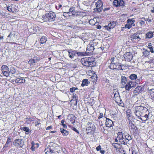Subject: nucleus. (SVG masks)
Here are the masks:
<instances>
[{
  "label": "nucleus",
  "mask_w": 154,
  "mask_h": 154,
  "mask_svg": "<svg viewBox=\"0 0 154 154\" xmlns=\"http://www.w3.org/2000/svg\"><path fill=\"white\" fill-rule=\"evenodd\" d=\"M56 14L55 13L50 12L48 14H46L44 16H43L42 20L44 21H54L55 20Z\"/></svg>",
  "instance_id": "obj_1"
},
{
  "label": "nucleus",
  "mask_w": 154,
  "mask_h": 154,
  "mask_svg": "<svg viewBox=\"0 0 154 154\" xmlns=\"http://www.w3.org/2000/svg\"><path fill=\"white\" fill-rule=\"evenodd\" d=\"M132 80L131 81H129L130 83L132 88L135 87L136 84H140L141 81V78H139V79H137L138 78H130Z\"/></svg>",
  "instance_id": "obj_2"
},
{
  "label": "nucleus",
  "mask_w": 154,
  "mask_h": 154,
  "mask_svg": "<svg viewBox=\"0 0 154 154\" xmlns=\"http://www.w3.org/2000/svg\"><path fill=\"white\" fill-rule=\"evenodd\" d=\"M128 123V125L130 131L131 133L133 134L135 133L136 130H137V127L134 125L132 121L131 120H129Z\"/></svg>",
  "instance_id": "obj_3"
},
{
  "label": "nucleus",
  "mask_w": 154,
  "mask_h": 154,
  "mask_svg": "<svg viewBox=\"0 0 154 154\" xmlns=\"http://www.w3.org/2000/svg\"><path fill=\"white\" fill-rule=\"evenodd\" d=\"M135 21L134 18L128 19L127 21V24L125 25V28L130 29L132 26H135V24L134 23Z\"/></svg>",
  "instance_id": "obj_4"
},
{
  "label": "nucleus",
  "mask_w": 154,
  "mask_h": 154,
  "mask_svg": "<svg viewBox=\"0 0 154 154\" xmlns=\"http://www.w3.org/2000/svg\"><path fill=\"white\" fill-rule=\"evenodd\" d=\"M117 138L119 139V142L121 143L122 144H126V142L123 140L124 134H122V133L121 132H118L117 134Z\"/></svg>",
  "instance_id": "obj_5"
},
{
  "label": "nucleus",
  "mask_w": 154,
  "mask_h": 154,
  "mask_svg": "<svg viewBox=\"0 0 154 154\" xmlns=\"http://www.w3.org/2000/svg\"><path fill=\"white\" fill-rule=\"evenodd\" d=\"M13 143L15 146H19L20 147H22L24 145V142L23 140L19 139L15 140Z\"/></svg>",
  "instance_id": "obj_6"
},
{
  "label": "nucleus",
  "mask_w": 154,
  "mask_h": 154,
  "mask_svg": "<svg viewBox=\"0 0 154 154\" xmlns=\"http://www.w3.org/2000/svg\"><path fill=\"white\" fill-rule=\"evenodd\" d=\"M123 57L125 60L128 62L131 61L133 58L132 54L130 52L125 53Z\"/></svg>",
  "instance_id": "obj_7"
},
{
  "label": "nucleus",
  "mask_w": 154,
  "mask_h": 154,
  "mask_svg": "<svg viewBox=\"0 0 154 154\" xmlns=\"http://www.w3.org/2000/svg\"><path fill=\"white\" fill-rule=\"evenodd\" d=\"M2 71L3 74L5 76L8 77L9 76V68L6 65H3L2 66Z\"/></svg>",
  "instance_id": "obj_8"
},
{
  "label": "nucleus",
  "mask_w": 154,
  "mask_h": 154,
  "mask_svg": "<svg viewBox=\"0 0 154 154\" xmlns=\"http://www.w3.org/2000/svg\"><path fill=\"white\" fill-rule=\"evenodd\" d=\"M116 22L114 21H111L108 24V26H104L105 29L108 31H110L111 29L113 28L116 26Z\"/></svg>",
  "instance_id": "obj_9"
},
{
  "label": "nucleus",
  "mask_w": 154,
  "mask_h": 154,
  "mask_svg": "<svg viewBox=\"0 0 154 154\" xmlns=\"http://www.w3.org/2000/svg\"><path fill=\"white\" fill-rule=\"evenodd\" d=\"M7 10L9 11L12 12H17L18 11V7L14 5H11L8 6Z\"/></svg>",
  "instance_id": "obj_10"
},
{
  "label": "nucleus",
  "mask_w": 154,
  "mask_h": 154,
  "mask_svg": "<svg viewBox=\"0 0 154 154\" xmlns=\"http://www.w3.org/2000/svg\"><path fill=\"white\" fill-rule=\"evenodd\" d=\"M131 41L137 43L140 40V38L137 34H134L131 37Z\"/></svg>",
  "instance_id": "obj_11"
},
{
  "label": "nucleus",
  "mask_w": 154,
  "mask_h": 154,
  "mask_svg": "<svg viewBox=\"0 0 154 154\" xmlns=\"http://www.w3.org/2000/svg\"><path fill=\"white\" fill-rule=\"evenodd\" d=\"M11 138L8 137V138L6 143L2 148V149L3 150V151L6 150L8 147H9L10 146V143L11 142Z\"/></svg>",
  "instance_id": "obj_12"
},
{
  "label": "nucleus",
  "mask_w": 154,
  "mask_h": 154,
  "mask_svg": "<svg viewBox=\"0 0 154 154\" xmlns=\"http://www.w3.org/2000/svg\"><path fill=\"white\" fill-rule=\"evenodd\" d=\"M103 4L102 2L100 0H98L97 2V11H101L103 9Z\"/></svg>",
  "instance_id": "obj_13"
},
{
  "label": "nucleus",
  "mask_w": 154,
  "mask_h": 154,
  "mask_svg": "<svg viewBox=\"0 0 154 154\" xmlns=\"http://www.w3.org/2000/svg\"><path fill=\"white\" fill-rule=\"evenodd\" d=\"M134 108L136 111L140 112H141V111H142V112L143 110H147V109L146 107H144L141 106H136Z\"/></svg>",
  "instance_id": "obj_14"
},
{
  "label": "nucleus",
  "mask_w": 154,
  "mask_h": 154,
  "mask_svg": "<svg viewBox=\"0 0 154 154\" xmlns=\"http://www.w3.org/2000/svg\"><path fill=\"white\" fill-rule=\"evenodd\" d=\"M124 137L123 138V140H124L125 141H126V144L129 141L131 140V135L127 133H124Z\"/></svg>",
  "instance_id": "obj_15"
},
{
  "label": "nucleus",
  "mask_w": 154,
  "mask_h": 154,
  "mask_svg": "<svg viewBox=\"0 0 154 154\" xmlns=\"http://www.w3.org/2000/svg\"><path fill=\"white\" fill-rule=\"evenodd\" d=\"M106 125L107 127L110 128L114 126L113 122L110 119L106 118Z\"/></svg>",
  "instance_id": "obj_16"
},
{
  "label": "nucleus",
  "mask_w": 154,
  "mask_h": 154,
  "mask_svg": "<svg viewBox=\"0 0 154 154\" xmlns=\"http://www.w3.org/2000/svg\"><path fill=\"white\" fill-rule=\"evenodd\" d=\"M69 56L71 59L73 58L76 55V51L71 49L68 51Z\"/></svg>",
  "instance_id": "obj_17"
},
{
  "label": "nucleus",
  "mask_w": 154,
  "mask_h": 154,
  "mask_svg": "<svg viewBox=\"0 0 154 154\" xmlns=\"http://www.w3.org/2000/svg\"><path fill=\"white\" fill-rule=\"evenodd\" d=\"M143 88L141 86H139L135 88L134 90V93L137 95L140 93L142 90Z\"/></svg>",
  "instance_id": "obj_18"
},
{
  "label": "nucleus",
  "mask_w": 154,
  "mask_h": 154,
  "mask_svg": "<svg viewBox=\"0 0 154 154\" xmlns=\"http://www.w3.org/2000/svg\"><path fill=\"white\" fill-rule=\"evenodd\" d=\"M21 78H18L15 80V82L16 83H23L25 82V80L24 79H21ZM11 81L12 82H14L15 81V80L11 79Z\"/></svg>",
  "instance_id": "obj_19"
},
{
  "label": "nucleus",
  "mask_w": 154,
  "mask_h": 154,
  "mask_svg": "<svg viewBox=\"0 0 154 154\" xmlns=\"http://www.w3.org/2000/svg\"><path fill=\"white\" fill-rule=\"evenodd\" d=\"M154 34L153 32L152 31H149L147 32L145 35V38H151L153 36Z\"/></svg>",
  "instance_id": "obj_20"
},
{
  "label": "nucleus",
  "mask_w": 154,
  "mask_h": 154,
  "mask_svg": "<svg viewBox=\"0 0 154 154\" xmlns=\"http://www.w3.org/2000/svg\"><path fill=\"white\" fill-rule=\"evenodd\" d=\"M94 49L93 44H88L87 47V51L86 52H88V51H91L93 52V51Z\"/></svg>",
  "instance_id": "obj_21"
},
{
  "label": "nucleus",
  "mask_w": 154,
  "mask_h": 154,
  "mask_svg": "<svg viewBox=\"0 0 154 154\" xmlns=\"http://www.w3.org/2000/svg\"><path fill=\"white\" fill-rule=\"evenodd\" d=\"M148 89L149 91V93L151 96V98L152 99H154V88L149 89L148 88Z\"/></svg>",
  "instance_id": "obj_22"
},
{
  "label": "nucleus",
  "mask_w": 154,
  "mask_h": 154,
  "mask_svg": "<svg viewBox=\"0 0 154 154\" xmlns=\"http://www.w3.org/2000/svg\"><path fill=\"white\" fill-rule=\"evenodd\" d=\"M90 53L91 54V52L90 51V52H77L76 51V54H77L78 56H84L86 55L89 54Z\"/></svg>",
  "instance_id": "obj_23"
},
{
  "label": "nucleus",
  "mask_w": 154,
  "mask_h": 154,
  "mask_svg": "<svg viewBox=\"0 0 154 154\" xmlns=\"http://www.w3.org/2000/svg\"><path fill=\"white\" fill-rule=\"evenodd\" d=\"M31 144L32 145L31 147V149L32 151H35V146H36V147L37 148L39 146V144L38 143H35V142L33 141H32L31 142Z\"/></svg>",
  "instance_id": "obj_24"
},
{
  "label": "nucleus",
  "mask_w": 154,
  "mask_h": 154,
  "mask_svg": "<svg viewBox=\"0 0 154 154\" xmlns=\"http://www.w3.org/2000/svg\"><path fill=\"white\" fill-rule=\"evenodd\" d=\"M82 63L84 65L88 66L89 61L88 60L87 58H83L81 59Z\"/></svg>",
  "instance_id": "obj_25"
},
{
  "label": "nucleus",
  "mask_w": 154,
  "mask_h": 154,
  "mask_svg": "<svg viewBox=\"0 0 154 154\" xmlns=\"http://www.w3.org/2000/svg\"><path fill=\"white\" fill-rule=\"evenodd\" d=\"M60 131L62 134L63 136H66L69 134L68 131L64 129L63 128H61L60 129Z\"/></svg>",
  "instance_id": "obj_26"
},
{
  "label": "nucleus",
  "mask_w": 154,
  "mask_h": 154,
  "mask_svg": "<svg viewBox=\"0 0 154 154\" xmlns=\"http://www.w3.org/2000/svg\"><path fill=\"white\" fill-rule=\"evenodd\" d=\"M35 118L34 117L27 118L24 119L25 121L28 124H30L31 122L34 121Z\"/></svg>",
  "instance_id": "obj_27"
},
{
  "label": "nucleus",
  "mask_w": 154,
  "mask_h": 154,
  "mask_svg": "<svg viewBox=\"0 0 154 154\" xmlns=\"http://www.w3.org/2000/svg\"><path fill=\"white\" fill-rule=\"evenodd\" d=\"M89 83L90 82L87 79H84L82 81L81 86L82 87H84L85 86H87Z\"/></svg>",
  "instance_id": "obj_28"
},
{
  "label": "nucleus",
  "mask_w": 154,
  "mask_h": 154,
  "mask_svg": "<svg viewBox=\"0 0 154 154\" xmlns=\"http://www.w3.org/2000/svg\"><path fill=\"white\" fill-rule=\"evenodd\" d=\"M17 72V71L16 70L15 68L14 67H11L10 68V71H9L8 73H9V76L11 74H15Z\"/></svg>",
  "instance_id": "obj_29"
},
{
  "label": "nucleus",
  "mask_w": 154,
  "mask_h": 154,
  "mask_svg": "<svg viewBox=\"0 0 154 154\" xmlns=\"http://www.w3.org/2000/svg\"><path fill=\"white\" fill-rule=\"evenodd\" d=\"M116 69H115V70H121V72L123 70V69H124V68H123V66H122L119 63H116Z\"/></svg>",
  "instance_id": "obj_30"
},
{
  "label": "nucleus",
  "mask_w": 154,
  "mask_h": 154,
  "mask_svg": "<svg viewBox=\"0 0 154 154\" xmlns=\"http://www.w3.org/2000/svg\"><path fill=\"white\" fill-rule=\"evenodd\" d=\"M47 41V38L46 37L42 36L40 40V42L41 44H44Z\"/></svg>",
  "instance_id": "obj_31"
},
{
  "label": "nucleus",
  "mask_w": 154,
  "mask_h": 154,
  "mask_svg": "<svg viewBox=\"0 0 154 154\" xmlns=\"http://www.w3.org/2000/svg\"><path fill=\"white\" fill-rule=\"evenodd\" d=\"M22 130H23L26 131V134H29V128L27 127H23L21 128Z\"/></svg>",
  "instance_id": "obj_32"
},
{
  "label": "nucleus",
  "mask_w": 154,
  "mask_h": 154,
  "mask_svg": "<svg viewBox=\"0 0 154 154\" xmlns=\"http://www.w3.org/2000/svg\"><path fill=\"white\" fill-rule=\"evenodd\" d=\"M116 63H111L109 66L110 68L112 69H116Z\"/></svg>",
  "instance_id": "obj_33"
},
{
  "label": "nucleus",
  "mask_w": 154,
  "mask_h": 154,
  "mask_svg": "<svg viewBox=\"0 0 154 154\" xmlns=\"http://www.w3.org/2000/svg\"><path fill=\"white\" fill-rule=\"evenodd\" d=\"M100 126L99 127V128L101 132H103L105 130L104 126H103V124L102 123V122H101V123H100Z\"/></svg>",
  "instance_id": "obj_34"
},
{
  "label": "nucleus",
  "mask_w": 154,
  "mask_h": 154,
  "mask_svg": "<svg viewBox=\"0 0 154 154\" xmlns=\"http://www.w3.org/2000/svg\"><path fill=\"white\" fill-rule=\"evenodd\" d=\"M131 88H132L130 83L128 82L125 86V89L129 91Z\"/></svg>",
  "instance_id": "obj_35"
},
{
  "label": "nucleus",
  "mask_w": 154,
  "mask_h": 154,
  "mask_svg": "<svg viewBox=\"0 0 154 154\" xmlns=\"http://www.w3.org/2000/svg\"><path fill=\"white\" fill-rule=\"evenodd\" d=\"M144 51L143 52V54L144 57H147L149 54L150 52L149 51H147V50H145L143 49Z\"/></svg>",
  "instance_id": "obj_36"
},
{
  "label": "nucleus",
  "mask_w": 154,
  "mask_h": 154,
  "mask_svg": "<svg viewBox=\"0 0 154 154\" xmlns=\"http://www.w3.org/2000/svg\"><path fill=\"white\" fill-rule=\"evenodd\" d=\"M28 63L30 66H33L36 63L33 60V59H32L28 61Z\"/></svg>",
  "instance_id": "obj_37"
},
{
  "label": "nucleus",
  "mask_w": 154,
  "mask_h": 154,
  "mask_svg": "<svg viewBox=\"0 0 154 154\" xmlns=\"http://www.w3.org/2000/svg\"><path fill=\"white\" fill-rule=\"evenodd\" d=\"M92 123L90 122H88L87 125V128L86 129L87 131L92 130V127H91Z\"/></svg>",
  "instance_id": "obj_38"
},
{
  "label": "nucleus",
  "mask_w": 154,
  "mask_h": 154,
  "mask_svg": "<svg viewBox=\"0 0 154 154\" xmlns=\"http://www.w3.org/2000/svg\"><path fill=\"white\" fill-rule=\"evenodd\" d=\"M114 100H115V101L116 103H118L117 100L118 99H119V100L120 99V97L119 96V94H114Z\"/></svg>",
  "instance_id": "obj_39"
},
{
  "label": "nucleus",
  "mask_w": 154,
  "mask_h": 154,
  "mask_svg": "<svg viewBox=\"0 0 154 154\" xmlns=\"http://www.w3.org/2000/svg\"><path fill=\"white\" fill-rule=\"evenodd\" d=\"M148 48L150 49L151 52L152 53H154L152 45L151 43H149V44L147 46Z\"/></svg>",
  "instance_id": "obj_40"
},
{
  "label": "nucleus",
  "mask_w": 154,
  "mask_h": 154,
  "mask_svg": "<svg viewBox=\"0 0 154 154\" xmlns=\"http://www.w3.org/2000/svg\"><path fill=\"white\" fill-rule=\"evenodd\" d=\"M127 78H122V84L123 85H125L127 82Z\"/></svg>",
  "instance_id": "obj_41"
},
{
  "label": "nucleus",
  "mask_w": 154,
  "mask_h": 154,
  "mask_svg": "<svg viewBox=\"0 0 154 154\" xmlns=\"http://www.w3.org/2000/svg\"><path fill=\"white\" fill-rule=\"evenodd\" d=\"M94 20H96V18H94L93 19H91L90 20L89 22L90 24L92 25H94L96 22H95Z\"/></svg>",
  "instance_id": "obj_42"
},
{
  "label": "nucleus",
  "mask_w": 154,
  "mask_h": 154,
  "mask_svg": "<svg viewBox=\"0 0 154 154\" xmlns=\"http://www.w3.org/2000/svg\"><path fill=\"white\" fill-rule=\"evenodd\" d=\"M130 111L129 110H128L126 111L127 116L128 118V121H129V120H130L129 118L131 117V113L130 112Z\"/></svg>",
  "instance_id": "obj_43"
},
{
  "label": "nucleus",
  "mask_w": 154,
  "mask_h": 154,
  "mask_svg": "<svg viewBox=\"0 0 154 154\" xmlns=\"http://www.w3.org/2000/svg\"><path fill=\"white\" fill-rule=\"evenodd\" d=\"M48 150H49V152H51V153L53 152V151L52 149H51L50 148L48 147L45 150L46 154H49L48 153Z\"/></svg>",
  "instance_id": "obj_44"
},
{
  "label": "nucleus",
  "mask_w": 154,
  "mask_h": 154,
  "mask_svg": "<svg viewBox=\"0 0 154 154\" xmlns=\"http://www.w3.org/2000/svg\"><path fill=\"white\" fill-rule=\"evenodd\" d=\"M32 59L35 61L36 63H37L40 60V58L37 57H34Z\"/></svg>",
  "instance_id": "obj_45"
},
{
  "label": "nucleus",
  "mask_w": 154,
  "mask_h": 154,
  "mask_svg": "<svg viewBox=\"0 0 154 154\" xmlns=\"http://www.w3.org/2000/svg\"><path fill=\"white\" fill-rule=\"evenodd\" d=\"M113 5L116 7L119 6V1L117 0H114L113 2Z\"/></svg>",
  "instance_id": "obj_46"
},
{
  "label": "nucleus",
  "mask_w": 154,
  "mask_h": 154,
  "mask_svg": "<svg viewBox=\"0 0 154 154\" xmlns=\"http://www.w3.org/2000/svg\"><path fill=\"white\" fill-rule=\"evenodd\" d=\"M71 118L72 119L71 120V121L72 123H74L75 122V117L73 115H72Z\"/></svg>",
  "instance_id": "obj_47"
},
{
  "label": "nucleus",
  "mask_w": 154,
  "mask_h": 154,
  "mask_svg": "<svg viewBox=\"0 0 154 154\" xmlns=\"http://www.w3.org/2000/svg\"><path fill=\"white\" fill-rule=\"evenodd\" d=\"M51 79H50V80L51 81H52L53 82H59L60 81V80H59L58 79H57V80H56V78H51Z\"/></svg>",
  "instance_id": "obj_48"
},
{
  "label": "nucleus",
  "mask_w": 154,
  "mask_h": 154,
  "mask_svg": "<svg viewBox=\"0 0 154 154\" xmlns=\"http://www.w3.org/2000/svg\"><path fill=\"white\" fill-rule=\"evenodd\" d=\"M78 90V89L77 88L75 87H72L69 90L72 93L73 92L75 91L76 90Z\"/></svg>",
  "instance_id": "obj_49"
},
{
  "label": "nucleus",
  "mask_w": 154,
  "mask_h": 154,
  "mask_svg": "<svg viewBox=\"0 0 154 154\" xmlns=\"http://www.w3.org/2000/svg\"><path fill=\"white\" fill-rule=\"evenodd\" d=\"M124 4V2L122 0L119 1V6H123Z\"/></svg>",
  "instance_id": "obj_50"
},
{
  "label": "nucleus",
  "mask_w": 154,
  "mask_h": 154,
  "mask_svg": "<svg viewBox=\"0 0 154 154\" xmlns=\"http://www.w3.org/2000/svg\"><path fill=\"white\" fill-rule=\"evenodd\" d=\"M120 101L119 102V105L120 106H121L123 107H125V105L124 103L121 101V100H120Z\"/></svg>",
  "instance_id": "obj_51"
},
{
  "label": "nucleus",
  "mask_w": 154,
  "mask_h": 154,
  "mask_svg": "<svg viewBox=\"0 0 154 154\" xmlns=\"http://www.w3.org/2000/svg\"><path fill=\"white\" fill-rule=\"evenodd\" d=\"M75 9L73 8H70L69 9V11L67 12V14L70 13V12H72L74 11Z\"/></svg>",
  "instance_id": "obj_52"
},
{
  "label": "nucleus",
  "mask_w": 154,
  "mask_h": 154,
  "mask_svg": "<svg viewBox=\"0 0 154 154\" xmlns=\"http://www.w3.org/2000/svg\"><path fill=\"white\" fill-rule=\"evenodd\" d=\"M90 63H93L92 65V67H94L96 65V62H95L94 61H91V62Z\"/></svg>",
  "instance_id": "obj_53"
},
{
  "label": "nucleus",
  "mask_w": 154,
  "mask_h": 154,
  "mask_svg": "<svg viewBox=\"0 0 154 154\" xmlns=\"http://www.w3.org/2000/svg\"><path fill=\"white\" fill-rule=\"evenodd\" d=\"M139 23L140 26H142L145 24V22L144 21L141 20H140Z\"/></svg>",
  "instance_id": "obj_54"
},
{
  "label": "nucleus",
  "mask_w": 154,
  "mask_h": 154,
  "mask_svg": "<svg viewBox=\"0 0 154 154\" xmlns=\"http://www.w3.org/2000/svg\"><path fill=\"white\" fill-rule=\"evenodd\" d=\"M134 113H135L136 116L138 117H139L141 116V115L140 114V112L135 111V112H134Z\"/></svg>",
  "instance_id": "obj_55"
},
{
  "label": "nucleus",
  "mask_w": 154,
  "mask_h": 154,
  "mask_svg": "<svg viewBox=\"0 0 154 154\" xmlns=\"http://www.w3.org/2000/svg\"><path fill=\"white\" fill-rule=\"evenodd\" d=\"M71 128L75 132H77V133H78V134L79 133V131H78V130H77L74 127H72Z\"/></svg>",
  "instance_id": "obj_56"
},
{
  "label": "nucleus",
  "mask_w": 154,
  "mask_h": 154,
  "mask_svg": "<svg viewBox=\"0 0 154 154\" xmlns=\"http://www.w3.org/2000/svg\"><path fill=\"white\" fill-rule=\"evenodd\" d=\"M143 117L145 118V119L144 120L145 121H146L147 120V118L148 117V115L147 114H146L144 116H143Z\"/></svg>",
  "instance_id": "obj_57"
},
{
  "label": "nucleus",
  "mask_w": 154,
  "mask_h": 154,
  "mask_svg": "<svg viewBox=\"0 0 154 154\" xmlns=\"http://www.w3.org/2000/svg\"><path fill=\"white\" fill-rule=\"evenodd\" d=\"M103 113H100V115L98 117V119H100L102 118L103 117Z\"/></svg>",
  "instance_id": "obj_58"
},
{
  "label": "nucleus",
  "mask_w": 154,
  "mask_h": 154,
  "mask_svg": "<svg viewBox=\"0 0 154 154\" xmlns=\"http://www.w3.org/2000/svg\"><path fill=\"white\" fill-rule=\"evenodd\" d=\"M62 7V5H61L58 4V6H56V8L57 9H59L60 8Z\"/></svg>",
  "instance_id": "obj_59"
},
{
  "label": "nucleus",
  "mask_w": 154,
  "mask_h": 154,
  "mask_svg": "<svg viewBox=\"0 0 154 154\" xmlns=\"http://www.w3.org/2000/svg\"><path fill=\"white\" fill-rule=\"evenodd\" d=\"M145 21H147L149 22H152V20L149 18H144Z\"/></svg>",
  "instance_id": "obj_60"
},
{
  "label": "nucleus",
  "mask_w": 154,
  "mask_h": 154,
  "mask_svg": "<svg viewBox=\"0 0 154 154\" xmlns=\"http://www.w3.org/2000/svg\"><path fill=\"white\" fill-rule=\"evenodd\" d=\"M129 77H137V75L135 74H131Z\"/></svg>",
  "instance_id": "obj_61"
},
{
  "label": "nucleus",
  "mask_w": 154,
  "mask_h": 154,
  "mask_svg": "<svg viewBox=\"0 0 154 154\" xmlns=\"http://www.w3.org/2000/svg\"><path fill=\"white\" fill-rule=\"evenodd\" d=\"M101 149V148L100 145L97 147V151H99Z\"/></svg>",
  "instance_id": "obj_62"
},
{
  "label": "nucleus",
  "mask_w": 154,
  "mask_h": 154,
  "mask_svg": "<svg viewBox=\"0 0 154 154\" xmlns=\"http://www.w3.org/2000/svg\"><path fill=\"white\" fill-rule=\"evenodd\" d=\"M39 124H40L39 122H38V121L35 122V126H37Z\"/></svg>",
  "instance_id": "obj_63"
},
{
  "label": "nucleus",
  "mask_w": 154,
  "mask_h": 154,
  "mask_svg": "<svg viewBox=\"0 0 154 154\" xmlns=\"http://www.w3.org/2000/svg\"><path fill=\"white\" fill-rule=\"evenodd\" d=\"M100 151V152L102 154H104L105 152V151L104 150L101 149Z\"/></svg>",
  "instance_id": "obj_64"
}]
</instances>
